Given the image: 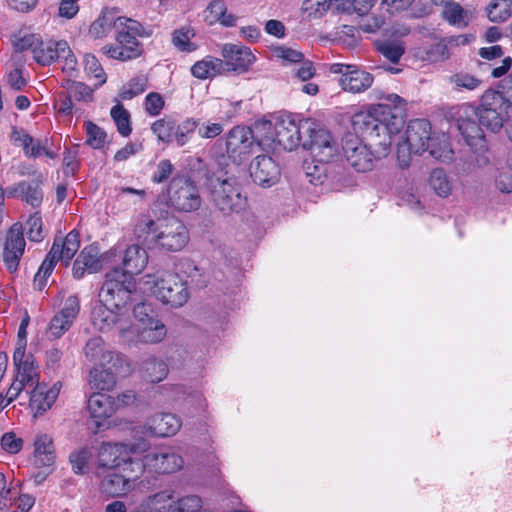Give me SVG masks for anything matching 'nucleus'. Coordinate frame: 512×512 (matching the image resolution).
Instances as JSON below:
<instances>
[{
	"label": "nucleus",
	"mask_w": 512,
	"mask_h": 512,
	"mask_svg": "<svg viewBox=\"0 0 512 512\" xmlns=\"http://www.w3.org/2000/svg\"><path fill=\"white\" fill-rule=\"evenodd\" d=\"M102 269V260L95 245L85 246L74 261L72 273L75 279H82L86 273H97Z\"/></svg>",
	"instance_id": "25"
},
{
	"label": "nucleus",
	"mask_w": 512,
	"mask_h": 512,
	"mask_svg": "<svg viewBox=\"0 0 512 512\" xmlns=\"http://www.w3.org/2000/svg\"><path fill=\"white\" fill-rule=\"evenodd\" d=\"M119 16L111 10H104L90 25L89 34L94 39L106 37L113 29H118Z\"/></svg>",
	"instance_id": "38"
},
{
	"label": "nucleus",
	"mask_w": 512,
	"mask_h": 512,
	"mask_svg": "<svg viewBox=\"0 0 512 512\" xmlns=\"http://www.w3.org/2000/svg\"><path fill=\"white\" fill-rule=\"evenodd\" d=\"M85 130L87 134L86 143L94 149H100L106 141V133L99 126L91 121L85 122Z\"/></svg>",
	"instance_id": "55"
},
{
	"label": "nucleus",
	"mask_w": 512,
	"mask_h": 512,
	"mask_svg": "<svg viewBox=\"0 0 512 512\" xmlns=\"http://www.w3.org/2000/svg\"><path fill=\"white\" fill-rule=\"evenodd\" d=\"M72 322L56 314L50 321L47 334L49 337L57 339L67 332L72 326Z\"/></svg>",
	"instance_id": "63"
},
{
	"label": "nucleus",
	"mask_w": 512,
	"mask_h": 512,
	"mask_svg": "<svg viewBox=\"0 0 512 512\" xmlns=\"http://www.w3.org/2000/svg\"><path fill=\"white\" fill-rule=\"evenodd\" d=\"M165 106V101L161 94L157 92H150L146 95L144 107L147 114L150 116H158Z\"/></svg>",
	"instance_id": "64"
},
{
	"label": "nucleus",
	"mask_w": 512,
	"mask_h": 512,
	"mask_svg": "<svg viewBox=\"0 0 512 512\" xmlns=\"http://www.w3.org/2000/svg\"><path fill=\"white\" fill-rule=\"evenodd\" d=\"M188 241V230L180 220L171 218L160 221L156 247L176 252L182 250Z\"/></svg>",
	"instance_id": "13"
},
{
	"label": "nucleus",
	"mask_w": 512,
	"mask_h": 512,
	"mask_svg": "<svg viewBox=\"0 0 512 512\" xmlns=\"http://www.w3.org/2000/svg\"><path fill=\"white\" fill-rule=\"evenodd\" d=\"M122 263L123 272L133 277V274L140 273L148 263L147 252L138 244H132L125 250Z\"/></svg>",
	"instance_id": "33"
},
{
	"label": "nucleus",
	"mask_w": 512,
	"mask_h": 512,
	"mask_svg": "<svg viewBox=\"0 0 512 512\" xmlns=\"http://www.w3.org/2000/svg\"><path fill=\"white\" fill-rule=\"evenodd\" d=\"M91 456L92 452L87 447H83L79 450L72 452L69 456V460L74 473L79 475L83 474L85 472V469Z\"/></svg>",
	"instance_id": "57"
},
{
	"label": "nucleus",
	"mask_w": 512,
	"mask_h": 512,
	"mask_svg": "<svg viewBox=\"0 0 512 512\" xmlns=\"http://www.w3.org/2000/svg\"><path fill=\"white\" fill-rule=\"evenodd\" d=\"M263 130L272 129V123L267 122L262 125ZM311 130V123L308 120H296L291 116L281 117L277 120L273 127V134L269 137L261 139L257 145L264 143L269 145V141L276 142L285 150L293 151L300 145L303 146V135L308 134Z\"/></svg>",
	"instance_id": "5"
},
{
	"label": "nucleus",
	"mask_w": 512,
	"mask_h": 512,
	"mask_svg": "<svg viewBox=\"0 0 512 512\" xmlns=\"http://www.w3.org/2000/svg\"><path fill=\"white\" fill-rule=\"evenodd\" d=\"M309 139L303 142V147L308 149L314 160L319 163H327L331 161L338 152V146L330 132L319 129L311 130Z\"/></svg>",
	"instance_id": "15"
},
{
	"label": "nucleus",
	"mask_w": 512,
	"mask_h": 512,
	"mask_svg": "<svg viewBox=\"0 0 512 512\" xmlns=\"http://www.w3.org/2000/svg\"><path fill=\"white\" fill-rule=\"evenodd\" d=\"M190 71L195 78L205 80L224 73L225 64L220 58L206 56L202 60L195 62Z\"/></svg>",
	"instance_id": "35"
},
{
	"label": "nucleus",
	"mask_w": 512,
	"mask_h": 512,
	"mask_svg": "<svg viewBox=\"0 0 512 512\" xmlns=\"http://www.w3.org/2000/svg\"><path fill=\"white\" fill-rule=\"evenodd\" d=\"M42 219L38 212L29 217L26 222V234L30 241L40 242L44 238Z\"/></svg>",
	"instance_id": "58"
},
{
	"label": "nucleus",
	"mask_w": 512,
	"mask_h": 512,
	"mask_svg": "<svg viewBox=\"0 0 512 512\" xmlns=\"http://www.w3.org/2000/svg\"><path fill=\"white\" fill-rule=\"evenodd\" d=\"M168 198L177 210L190 212L197 210L201 205V198L197 186L186 177H175L168 188Z\"/></svg>",
	"instance_id": "9"
},
{
	"label": "nucleus",
	"mask_w": 512,
	"mask_h": 512,
	"mask_svg": "<svg viewBox=\"0 0 512 512\" xmlns=\"http://www.w3.org/2000/svg\"><path fill=\"white\" fill-rule=\"evenodd\" d=\"M141 284L144 292L172 307H180L188 300L186 283L172 273L147 274L142 278Z\"/></svg>",
	"instance_id": "3"
},
{
	"label": "nucleus",
	"mask_w": 512,
	"mask_h": 512,
	"mask_svg": "<svg viewBox=\"0 0 512 512\" xmlns=\"http://www.w3.org/2000/svg\"><path fill=\"white\" fill-rule=\"evenodd\" d=\"M123 28L130 31L131 35L138 37H150L152 30L144 27L140 22L126 17H120L118 19V29Z\"/></svg>",
	"instance_id": "60"
},
{
	"label": "nucleus",
	"mask_w": 512,
	"mask_h": 512,
	"mask_svg": "<svg viewBox=\"0 0 512 512\" xmlns=\"http://www.w3.org/2000/svg\"><path fill=\"white\" fill-rule=\"evenodd\" d=\"M104 54L108 55L110 58L127 61L138 57L141 54V49L138 47H130L126 48L124 45H111L105 46L102 48Z\"/></svg>",
	"instance_id": "53"
},
{
	"label": "nucleus",
	"mask_w": 512,
	"mask_h": 512,
	"mask_svg": "<svg viewBox=\"0 0 512 512\" xmlns=\"http://www.w3.org/2000/svg\"><path fill=\"white\" fill-rule=\"evenodd\" d=\"M430 186L440 197H448L452 192V182L443 169H434L430 175Z\"/></svg>",
	"instance_id": "49"
},
{
	"label": "nucleus",
	"mask_w": 512,
	"mask_h": 512,
	"mask_svg": "<svg viewBox=\"0 0 512 512\" xmlns=\"http://www.w3.org/2000/svg\"><path fill=\"white\" fill-rule=\"evenodd\" d=\"M382 102L372 105L367 111H360L352 117L355 133L379 138L382 155L371 150L357 135L348 133L342 139V150L350 168L359 173L372 171L391 146L392 135L398 134L404 126L406 101L397 94L374 91Z\"/></svg>",
	"instance_id": "1"
},
{
	"label": "nucleus",
	"mask_w": 512,
	"mask_h": 512,
	"mask_svg": "<svg viewBox=\"0 0 512 512\" xmlns=\"http://www.w3.org/2000/svg\"><path fill=\"white\" fill-rule=\"evenodd\" d=\"M25 245L22 225L13 224L5 236L2 253L3 262L10 273L17 271Z\"/></svg>",
	"instance_id": "16"
},
{
	"label": "nucleus",
	"mask_w": 512,
	"mask_h": 512,
	"mask_svg": "<svg viewBox=\"0 0 512 512\" xmlns=\"http://www.w3.org/2000/svg\"><path fill=\"white\" fill-rule=\"evenodd\" d=\"M117 369L114 366L107 368L93 367L90 370L88 384L91 389L105 391L112 389L116 384Z\"/></svg>",
	"instance_id": "36"
},
{
	"label": "nucleus",
	"mask_w": 512,
	"mask_h": 512,
	"mask_svg": "<svg viewBox=\"0 0 512 512\" xmlns=\"http://www.w3.org/2000/svg\"><path fill=\"white\" fill-rule=\"evenodd\" d=\"M118 408L116 401L104 393H93L88 399L90 416L97 420L111 417Z\"/></svg>",
	"instance_id": "31"
},
{
	"label": "nucleus",
	"mask_w": 512,
	"mask_h": 512,
	"mask_svg": "<svg viewBox=\"0 0 512 512\" xmlns=\"http://www.w3.org/2000/svg\"><path fill=\"white\" fill-rule=\"evenodd\" d=\"M211 199L214 206L224 215L240 213L245 209L246 197L233 177L210 178Z\"/></svg>",
	"instance_id": "6"
},
{
	"label": "nucleus",
	"mask_w": 512,
	"mask_h": 512,
	"mask_svg": "<svg viewBox=\"0 0 512 512\" xmlns=\"http://www.w3.org/2000/svg\"><path fill=\"white\" fill-rule=\"evenodd\" d=\"M142 377L151 383H158L168 375L167 364L157 358H147L141 364Z\"/></svg>",
	"instance_id": "39"
},
{
	"label": "nucleus",
	"mask_w": 512,
	"mask_h": 512,
	"mask_svg": "<svg viewBox=\"0 0 512 512\" xmlns=\"http://www.w3.org/2000/svg\"><path fill=\"white\" fill-rule=\"evenodd\" d=\"M132 325L133 337L130 340H126L127 342L137 339L143 343H158L166 336L165 325L160 320L154 318H148V322L141 326L133 323Z\"/></svg>",
	"instance_id": "29"
},
{
	"label": "nucleus",
	"mask_w": 512,
	"mask_h": 512,
	"mask_svg": "<svg viewBox=\"0 0 512 512\" xmlns=\"http://www.w3.org/2000/svg\"><path fill=\"white\" fill-rule=\"evenodd\" d=\"M406 144L410 152L421 154L428 150L433 138L431 124L426 119L411 120L407 126Z\"/></svg>",
	"instance_id": "17"
},
{
	"label": "nucleus",
	"mask_w": 512,
	"mask_h": 512,
	"mask_svg": "<svg viewBox=\"0 0 512 512\" xmlns=\"http://www.w3.org/2000/svg\"><path fill=\"white\" fill-rule=\"evenodd\" d=\"M240 104V101L222 102L220 107L226 110L223 112L222 116H220L219 121L212 122L208 120L203 123L199 122V126L197 127L199 137L202 139H213L221 135L222 132L224 131L225 123H229L232 120V118L239 110Z\"/></svg>",
	"instance_id": "24"
},
{
	"label": "nucleus",
	"mask_w": 512,
	"mask_h": 512,
	"mask_svg": "<svg viewBox=\"0 0 512 512\" xmlns=\"http://www.w3.org/2000/svg\"><path fill=\"white\" fill-rule=\"evenodd\" d=\"M225 138L227 156L237 165L246 161L256 146L253 131L246 126H234Z\"/></svg>",
	"instance_id": "10"
},
{
	"label": "nucleus",
	"mask_w": 512,
	"mask_h": 512,
	"mask_svg": "<svg viewBox=\"0 0 512 512\" xmlns=\"http://www.w3.org/2000/svg\"><path fill=\"white\" fill-rule=\"evenodd\" d=\"M442 18L450 25L457 28H465L473 19V11L463 8L457 2L446 4L441 12Z\"/></svg>",
	"instance_id": "37"
},
{
	"label": "nucleus",
	"mask_w": 512,
	"mask_h": 512,
	"mask_svg": "<svg viewBox=\"0 0 512 512\" xmlns=\"http://www.w3.org/2000/svg\"><path fill=\"white\" fill-rule=\"evenodd\" d=\"M377 0H333V8L338 12L359 16L366 15Z\"/></svg>",
	"instance_id": "41"
},
{
	"label": "nucleus",
	"mask_w": 512,
	"mask_h": 512,
	"mask_svg": "<svg viewBox=\"0 0 512 512\" xmlns=\"http://www.w3.org/2000/svg\"><path fill=\"white\" fill-rule=\"evenodd\" d=\"M10 139L14 144L21 146L25 156L29 158H37L41 155L51 159L56 157L55 153L49 150L47 139H35L23 129L13 127Z\"/></svg>",
	"instance_id": "19"
},
{
	"label": "nucleus",
	"mask_w": 512,
	"mask_h": 512,
	"mask_svg": "<svg viewBox=\"0 0 512 512\" xmlns=\"http://www.w3.org/2000/svg\"><path fill=\"white\" fill-rule=\"evenodd\" d=\"M13 363L17 370V380L30 387L39 383V370L35 358L32 354L25 353L23 342L20 343V347L15 348Z\"/></svg>",
	"instance_id": "20"
},
{
	"label": "nucleus",
	"mask_w": 512,
	"mask_h": 512,
	"mask_svg": "<svg viewBox=\"0 0 512 512\" xmlns=\"http://www.w3.org/2000/svg\"><path fill=\"white\" fill-rule=\"evenodd\" d=\"M182 422L174 414L160 413L150 417L145 425L146 430L154 436L169 437L175 435L181 428Z\"/></svg>",
	"instance_id": "27"
},
{
	"label": "nucleus",
	"mask_w": 512,
	"mask_h": 512,
	"mask_svg": "<svg viewBox=\"0 0 512 512\" xmlns=\"http://www.w3.org/2000/svg\"><path fill=\"white\" fill-rule=\"evenodd\" d=\"M204 21L213 25L220 23L226 27H232L236 25L237 17L227 11V6L224 0H213L203 12Z\"/></svg>",
	"instance_id": "32"
},
{
	"label": "nucleus",
	"mask_w": 512,
	"mask_h": 512,
	"mask_svg": "<svg viewBox=\"0 0 512 512\" xmlns=\"http://www.w3.org/2000/svg\"><path fill=\"white\" fill-rule=\"evenodd\" d=\"M448 82L457 91H472L480 87L482 80L467 72H457L448 78Z\"/></svg>",
	"instance_id": "48"
},
{
	"label": "nucleus",
	"mask_w": 512,
	"mask_h": 512,
	"mask_svg": "<svg viewBox=\"0 0 512 512\" xmlns=\"http://www.w3.org/2000/svg\"><path fill=\"white\" fill-rule=\"evenodd\" d=\"M133 452L131 446L124 443H103L99 449L97 457V471L114 470L120 468H130V455Z\"/></svg>",
	"instance_id": "14"
},
{
	"label": "nucleus",
	"mask_w": 512,
	"mask_h": 512,
	"mask_svg": "<svg viewBox=\"0 0 512 512\" xmlns=\"http://www.w3.org/2000/svg\"><path fill=\"white\" fill-rule=\"evenodd\" d=\"M459 130L469 145H473L475 141H481L483 138L481 128L474 121L463 120L459 124Z\"/></svg>",
	"instance_id": "61"
},
{
	"label": "nucleus",
	"mask_w": 512,
	"mask_h": 512,
	"mask_svg": "<svg viewBox=\"0 0 512 512\" xmlns=\"http://www.w3.org/2000/svg\"><path fill=\"white\" fill-rule=\"evenodd\" d=\"M174 491L163 490L148 497L146 505L156 512H175Z\"/></svg>",
	"instance_id": "46"
},
{
	"label": "nucleus",
	"mask_w": 512,
	"mask_h": 512,
	"mask_svg": "<svg viewBox=\"0 0 512 512\" xmlns=\"http://www.w3.org/2000/svg\"><path fill=\"white\" fill-rule=\"evenodd\" d=\"M450 58L448 44L443 39L437 43L432 44L425 52L424 59L436 63L443 62Z\"/></svg>",
	"instance_id": "56"
},
{
	"label": "nucleus",
	"mask_w": 512,
	"mask_h": 512,
	"mask_svg": "<svg viewBox=\"0 0 512 512\" xmlns=\"http://www.w3.org/2000/svg\"><path fill=\"white\" fill-rule=\"evenodd\" d=\"M110 115L119 134L123 137L129 136L132 131L130 113L124 108L120 101H116V104L111 108Z\"/></svg>",
	"instance_id": "47"
},
{
	"label": "nucleus",
	"mask_w": 512,
	"mask_h": 512,
	"mask_svg": "<svg viewBox=\"0 0 512 512\" xmlns=\"http://www.w3.org/2000/svg\"><path fill=\"white\" fill-rule=\"evenodd\" d=\"M175 271L176 273L174 275H177L178 279H180V277H186L190 280L191 284H194L198 287L203 286L205 283V281L202 279L200 269L191 259H180L175 264Z\"/></svg>",
	"instance_id": "43"
},
{
	"label": "nucleus",
	"mask_w": 512,
	"mask_h": 512,
	"mask_svg": "<svg viewBox=\"0 0 512 512\" xmlns=\"http://www.w3.org/2000/svg\"><path fill=\"white\" fill-rule=\"evenodd\" d=\"M62 86L65 92L59 93L55 102L58 113L62 115L69 116L73 112H78V109H74L73 100L78 102H91L93 100L94 89L83 82L67 79Z\"/></svg>",
	"instance_id": "12"
},
{
	"label": "nucleus",
	"mask_w": 512,
	"mask_h": 512,
	"mask_svg": "<svg viewBox=\"0 0 512 512\" xmlns=\"http://www.w3.org/2000/svg\"><path fill=\"white\" fill-rule=\"evenodd\" d=\"M32 387L29 406L34 412V416H37L52 407L59 395L61 384L57 382L49 386L46 383H37Z\"/></svg>",
	"instance_id": "21"
},
{
	"label": "nucleus",
	"mask_w": 512,
	"mask_h": 512,
	"mask_svg": "<svg viewBox=\"0 0 512 512\" xmlns=\"http://www.w3.org/2000/svg\"><path fill=\"white\" fill-rule=\"evenodd\" d=\"M222 57L226 71H246L255 61V57L248 47L225 44L222 48Z\"/></svg>",
	"instance_id": "22"
},
{
	"label": "nucleus",
	"mask_w": 512,
	"mask_h": 512,
	"mask_svg": "<svg viewBox=\"0 0 512 512\" xmlns=\"http://www.w3.org/2000/svg\"><path fill=\"white\" fill-rule=\"evenodd\" d=\"M486 13L491 22H505L512 16V0H491Z\"/></svg>",
	"instance_id": "45"
},
{
	"label": "nucleus",
	"mask_w": 512,
	"mask_h": 512,
	"mask_svg": "<svg viewBox=\"0 0 512 512\" xmlns=\"http://www.w3.org/2000/svg\"><path fill=\"white\" fill-rule=\"evenodd\" d=\"M33 464L37 468L51 470L56 454L52 437L46 433H38L34 439Z\"/></svg>",
	"instance_id": "26"
},
{
	"label": "nucleus",
	"mask_w": 512,
	"mask_h": 512,
	"mask_svg": "<svg viewBox=\"0 0 512 512\" xmlns=\"http://www.w3.org/2000/svg\"><path fill=\"white\" fill-rule=\"evenodd\" d=\"M80 248V236L75 230L69 232L63 240L56 239L52 248L35 275L34 283L42 289L47 277L52 273L57 261L68 266Z\"/></svg>",
	"instance_id": "7"
},
{
	"label": "nucleus",
	"mask_w": 512,
	"mask_h": 512,
	"mask_svg": "<svg viewBox=\"0 0 512 512\" xmlns=\"http://www.w3.org/2000/svg\"><path fill=\"white\" fill-rule=\"evenodd\" d=\"M250 176L259 186L270 187L280 177V168L275 160L268 155H258L250 163Z\"/></svg>",
	"instance_id": "18"
},
{
	"label": "nucleus",
	"mask_w": 512,
	"mask_h": 512,
	"mask_svg": "<svg viewBox=\"0 0 512 512\" xmlns=\"http://www.w3.org/2000/svg\"><path fill=\"white\" fill-rule=\"evenodd\" d=\"M373 81L372 74L353 65L349 72L340 77L339 83L345 91L361 93L370 88Z\"/></svg>",
	"instance_id": "30"
},
{
	"label": "nucleus",
	"mask_w": 512,
	"mask_h": 512,
	"mask_svg": "<svg viewBox=\"0 0 512 512\" xmlns=\"http://www.w3.org/2000/svg\"><path fill=\"white\" fill-rule=\"evenodd\" d=\"M131 472H147L152 475H169L184 467L182 455L171 446H159L145 454L141 460L129 463Z\"/></svg>",
	"instance_id": "4"
},
{
	"label": "nucleus",
	"mask_w": 512,
	"mask_h": 512,
	"mask_svg": "<svg viewBox=\"0 0 512 512\" xmlns=\"http://www.w3.org/2000/svg\"><path fill=\"white\" fill-rule=\"evenodd\" d=\"M84 70L88 76H93L98 82L95 84L94 89L99 88L106 83L107 77L98 59L91 54H86L84 57Z\"/></svg>",
	"instance_id": "52"
},
{
	"label": "nucleus",
	"mask_w": 512,
	"mask_h": 512,
	"mask_svg": "<svg viewBox=\"0 0 512 512\" xmlns=\"http://www.w3.org/2000/svg\"><path fill=\"white\" fill-rule=\"evenodd\" d=\"M136 291L134 278L121 268L105 275L99 290V304L92 310V324L103 333L118 332L123 340L133 337L131 308Z\"/></svg>",
	"instance_id": "2"
},
{
	"label": "nucleus",
	"mask_w": 512,
	"mask_h": 512,
	"mask_svg": "<svg viewBox=\"0 0 512 512\" xmlns=\"http://www.w3.org/2000/svg\"><path fill=\"white\" fill-rule=\"evenodd\" d=\"M511 105L506 101L502 93L488 90L481 98V104L476 115L481 125L497 132L503 127L504 119Z\"/></svg>",
	"instance_id": "8"
},
{
	"label": "nucleus",
	"mask_w": 512,
	"mask_h": 512,
	"mask_svg": "<svg viewBox=\"0 0 512 512\" xmlns=\"http://www.w3.org/2000/svg\"><path fill=\"white\" fill-rule=\"evenodd\" d=\"M159 225L160 221L156 222L149 216L141 215L135 225V237L149 248L156 247Z\"/></svg>",
	"instance_id": "34"
},
{
	"label": "nucleus",
	"mask_w": 512,
	"mask_h": 512,
	"mask_svg": "<svg viewBox=\"0 0 512 512\" xmlns=\"http://www.w3.org/2000/svg\"><path fill=\"white\" fill-rule=\"evenodd\" d=\"M121 471L122 473L113 470L96 472L97 476L101 478L99 487L102 493L111 497H120L134 489L141 474H138L137 471L131 472V468H121Z\"/></svg>",
	"instance_id": "11"
},
{
	"label": "nucleus",
	"mask_w": 512,
	"mask_h": 512,
	"mask_svg": "<svg viewBox=\"0 0 512 512\" xmlns=\"http://www.w3.org/2000/svg\"><path fill=\"white\" fill-rule=\"evenodd\" d=\"M174 126L175 119L171 117H163L151 125V130L159 141L171 143L173 142Z\"/></svg>",
	"instance_id": "51"
},
{
	"label": "nucleus",
	"mask_w": 512,
	"mask_h": 512,
	"mask_svg": "<svg viewBox=\"0 0 512 512\" xmlns=\"http://www.w3.org/2000/svg\"><path fill=\"white\" fill-rule=\"evenodd\" d=\"M33 175L35 176V180L31 182L21 181L9 187L7 189V195L9 197H19L33 208H37L41 205L43 200V192L40 188L42 175L36 171H33Z\"/></svg>",
	"instance_id": "23"
},
{
	"label": "nucleus",
	"mask_w": 512,
	"mask_h": 512,
	"mask_svg": "<svg viewBox=\"0 0 512 512\" xmlns=\"http://www.w3.org/2000/svg\"><path fill=\"white\" fill-rule=\"evenodd\" d=\"M195 31L190 25H183L172 32L171 41L176 49L181 52H194L198 46L191 41Z\"/></svg>",
	"instance_id": "42"
},
{
	"label": "nucleus",
	"mask_w": 512,
	"mask_h": 512,
	"mask_svg": "<svg viewBox=\"0 0 512 512\" xmlns=\"http://www.w3.org/2000/svg\"><path fill=\"white\" fill-rule=\"evenodd\" d=\"M68 52V43L66 41H42L39 37L37 44L33 49L34 60L41 65H49L61 55Z\"/></svg>",
	"instance_id": "28"
},
{
	"label": "nucleus",
	"mask_w": 512,
	"mask_h": 512,
	"mask_svg": "<svg viewBox=\"0 0 512 512\" xmlns=\"http://www.w3.org/2000/svg\"><path fill=\"white\" fill-rule=\"evenodd\" d=\"M429 154L437 160L449 162L453 159V150L446 134H433L429 143Z\"/></svg>",
	"instance_id": "40"
},
{
	"label": "nucleus",
	"mask_w": 512,
	"mask_h": 512,
	"mask_svg": "<svg viewBox=\"0 0 512 512\" xmlns=\"http://www.w3.org/2000/svg\"><path fill=\"white\" fill-rule=\"evenodd\" d=\"M198 126L199 120L192 117L185 118L180 123L175 120L173 142L180 147L186 145Z\"/></svg>",
	"instance_id": "44"
},
{
	"label": "nucleus",
	"mask_w": 512,
	"mask_h": 512,
	"mask_svg": "<svg viewBox=\"0 0 512 512\" xmlns=\"http://www.w3.org/2000/svg\"><path fill=\"white\" fill-rule=\"evenodd\" d=\"M378 51L392 63H397L404 54L405 48L400 41H384L378 44Z\"/></svg>",
	"instance_id": "54"
},
{
	"label": "nucleus",
	"mask_w": 512,
	"mask_h": 512,
	"mask_svg": "<svg viewBox=\"0 0 512 512\" xmlns=\"http://www.w3.org/2000/svg\"><path fill=\"white\" fill-rule=\"evenodd\" d=\"M148 80L145 76L140 75L129 80L119 92V98L127 101L142 94L147 89Z\"/></svg>",
	"instance_id": "50"
},
{
	"label": "nucleus",
	"mask_w": 512,
	"mask_h": 512,
	"mask_svg": "<svg viewBox=\"0 0 512 512\" xmlns=\"http://www.w3.org/2000/svg\"><path fill=\"white\" fill-rule=\"evenodd\" d=\"M175 512H208L202 508L201 498L188 495L178 499L175 503Z\"/></svg>",
	"instance_id": "59"
},
{
	"label": "nucleus",
	"mask_w": 512,
	"mask_h": 512,
	"mask_svg": "<svg viewBox=\"0 0 512 512\" xmlns=\"http://www.w3.org/2000/svg\"><path fill=\"white\" fill-rule=\"evenodd\" d=\"M330 7H333V0H305L303 2L304 11L314 18L323 16Z\"/></svg>",
	"instance_id": "62"
}]
</instances>
